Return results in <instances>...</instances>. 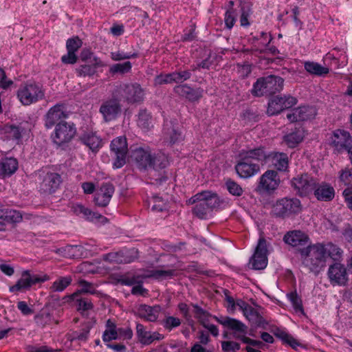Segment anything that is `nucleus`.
Here are the masks:
<instances>
[{"label":"nucleus","mask_w":352,"mask_h":352,"mask_svg":"<svg viewBox=\"0 0 352 352\" xmlns=\"http://www.w3.org/2000/svg\"><path fill=\"white\" fill-rule=\"evenodd\" d=\"M302 263L309 272L318 274L326 266L328 258L338 261L342 250L332 243H316L300 250Z\"/></svg>","instance_id":"nucleus-1"},{"label":"nucleus","mask_w":352,"mask_h":352,"mask_svg":"<svg viewBox=\"0 0 352 352\" xmlns=\"http://www.w3.org/2000/svg\"><path fill=\"white\" fill-rule=\"evenodd\" d=\"M302 210L301 201L296 197H283L276 200L271 210V215L275 218L285 219L293 218Z\"/></svg>","instance_id":"nucleus-2"},{"label":"nucleus","mask_w":352,"mask_h":352,"mask_svg":"<svg viewBox=\"0 0 352 352\" xmlns=\"http://www.w3.org/2000/svg\"><path fill=\"white\" fill-rule=\"evenodd\" d=\"M283 84L284 79L278 76L269 75L261 77L254 83L252 94L257 97L273 95L283 89Z\"/></svg>","instance_id":"nucleus-3"},{"label":"nucleus","mask_w":352,"mask_h":352,"mask_svg":"<svg viewBox=\"0 0 352 352\" xmlns=\"http://www.w3.org/2000/svg\"><path fill=\"white\" fill-rule=\"evenodd\" d=\"M150 164L148 169L151 179L158 185L166 182L168 176L165 168L169 164L168 157L164 153H158L151 155Z\"/></svg>","instance_id":"nucleus-4"},{"label":"nucleus","mask_w":352,"mask_h":352,"mask_svg":"<svg viewBox=\"0 0 352 352\" xmlns=\"http://www.w3.org/2000/svg\"><path fill=\"white\" fill-rule=\"evenodd\" d=\"M17 98L23 105H30L42 100L45 94L41 87L35 82L21 85L16 92Z\"/></svg>","instance_id":"nucleus-5"},{"label":"nucleus","mask_w":352,"mask_h":352,"mask_svg":"<svg viewBox=\"0 0 352 352\" xmlns=\"http://www.w3.org/2000/svg\"><path fill=\"white\" fill-rule=\"evenodd\" d=\"M113 94L131 104L140 103L144 98V89L138 83L120 84L116 87Z\"/></svg>","instance_id":"nucleus-6"},{"label":"nucleus","mask_w":352,"mask_h":352,"mask_svg":"<svg viewBox=\"0 0 352 352\" xmlns=\"http://www.w3.org/2000/svg\"><path fill=\"white\" fill-rule=\"evenodd\" d=\"M316 179L308 173H302L293 177L290 181L291 187L295 194L300 197L312 194L316 188Z\"/></svg>","instance_id":"nucleus-7"},{"label":"nucleus","mask_w":352,"mask_h":352,"mask_svg":"<svg viewBox=\"0 0 352 352\" xmlns=\"http://www.w3.org/2000/svg\"><path fill=\"white\" fill-rule=\"evenodd\" d=\"M76 134V128L74 123L60 121L56 125L51 138L54 144L61 146L71 142Z\"/></svg>","instance_id":"nucleus-8"},{"label":"nucleus","mask_w":352,"mask_h":352,"mask_svg":"<svg viewBox=\"0 0 352 352\" xmlns=\"http://www.w3.org/2000/svg\"><path fill=\"white\" fill-rule=\"evenodd\" d=\"M267 246L268 245L266 239L263 236L260 237L255 248L254 254L249 261V265H251V269L261 270L267 267L268 261L267 256L269 254Z\"/></svg>","instance_id":"nucleus-9"},{"label":"nucleus","mask_w":352,"mask_h":352,"mask_svg":"<svg viewBox=\"0 0 352 352\" xmlns=\"http://www.w3.org/2000/svg\"><path fill=\"white\" fill-rule=\"evenodd\" d=\"M105 122L115 120L122 112L120 99L113 94V97L104 100L99 109Z\"/></svg>","instance_id":"nucleus-10"},{"label":"nucleus","mask_w":352,"mask_h":352,"mask_svg":"<svg viewBox=\"0 0 352 352\" xmlns=\"http://www.w3.org/2000/svg\"><path fill=\"white\" fill-rule=\"evenodd\" d=\"M297 101L295 97L290 95L274 96L269 100L267 113L270 116L277 115L283 110L289 109L296 104Z\"/></svg>","instance_id":"nucleus-11"},{"label":"nucleus","mask_w":352,"mask_h":352,"mask_svg":"<svg viewBox=\"0 0 352 352\" xmlns=\"http://www.w3.org/2000/svg\"><path fill=\"white\" fill-rule=\"evenodd\" d=\"M280 184V178L276 171L267 170L261 177L255 191L259 194L271 193L274 191Z\"/></svg>","instance_id":"nucleus-12"},{"label":"nucleus","mask_w":352,"mask_h":352,"mask_svg":"<svg viewBox=\"0 0 352 352\" xmlns=\"http://www.w3.org/2000/svg\"><path fill=\"white\" fill-rule=\"evenodd\" d=\"M110 147L116 157L113 167L116 168L122 167L126 164V157L129 152L126 138L120 136L113 139L111 142Z\"/></svg>","instance_id":"nucleus-13"},{"label":"nucleus","mask_w":352,"mask_h":352,"mask_svg":"<svg viewBox=\"0 0 352 352\" xmlns=\"http://www.w3.org/2000/svg\"><path fill=\"white\" fill-rule=\"evenodd\" d=\"M47 275L40 276L37 274H31L29 270H25L22 272L21 278L18 280L16 283L10 287V292H19L23 289H29L32 285L39 283H43L48 280Z\"/></svg>","instance_id":"nucleus-14"},{"label":"nucleus","mask_w":352,"mask_h":352,"mask_svg":"<svg viewBox=\"0 0 352 352\" xmlns=\"http://www.w3.org/2000/svg\"><path fill=\"white\" fill-rule=\"evenodd\" d=\"M151 155L149 151L142 147L137 146L130 147L129 157L140 170H148Z\"/></svg>","instance_id":"nucleus-15"},{"label":"nucleus","mask_w":352,"mask_h":352,"mask_svg":"<svg viewBox=\"0 0 352 352\" xmlns=\"http://www.w3.org/2000/svg\"><path fill=\"white\" fill-rule=\"evenodd\" d=\"M138 257V249L133 248L103 255V260L109 263H130Z\"/></svg>","instance_id":"nucleus-16"},{"label":"nucleus","mask_w":352,"mask_h":352,"mask_svg":"<svg viewBox=\"0 0 352 352\" xmlns=\"http://www.w3.org/2000/svg\"><path fill=\"white\" fill-rule=\"evenodd\" d=\"M162 135L164 141L173 145L183 140V136L178 124L173 120H165L163 126Z\"/></svg>","instance_id":"nucleus-17"},{"label":"nucleus","mask_w":352,"mask_h":352,"mask_svg":"<svg viewBox=\"0 0 352 352\" xmlns=\"http://www.w3.org/2000/svg\"><path fill=\"white\" fill-rule=\"evenodd\" d=\"M327 274L333 285H345L348 281L346 267L340 263L335 262L331 264Z\"/></svg>","instance_id":"nucleus-18"},{"label":"nucleus","mask_w":352,"mask_h":352,"mask_svg":"<svg viewBox=\"0 0 352 352\" xmlns=\"http://www.w3.org/2000/svg\"><path fill=\"white\" fill-rule=\"evenodd\" d=\"M239 160L235 165V170L238 175L244 179L250 178L260 170L258 163L250 162L243 157H239Z\"/></svg>","instance_id":"nucleus-19"},{"label":"nucleus","mask_w":352,"mask_h":352,"mask_svg":"<svg viewBox=\"0 0 352 352\" xmlns=\"http://www.w3.org/2000/svg\"><path fill=\"white\" fill-rule=\"evenodd\" d=\"M283 241L287 244L298 248V251L299 252L300 249L305 248L308 245H311V244H309V236L300 230L288 232L284 236Z\"/></svg>","instance_id":"nucleus-20"},{"label":"nucleus","mask_w":352,"mask_h":352,"mask_svg":"<svg viewBox=\"0 0 352 352\" xmlns=\"http://www.w3.org/2000/svg\"><path fill=\"white\" fill-rule=\"evenodd\" d=\"M332 145L338 152L352 148V136L344 130L338 129L333 133Z\"/></svg>","instance_id":"nucleus-21"},{"label":"nucleus","mask_w":352,"mask_h":352,"mask_svg":"<svg viewBox=\"0 0 352 352\" xmlns=\"http://www.w3.org/2000/svg\"><path fill=\"white\" fill-rule=\"evenodd\" d=\"M64 106L62 104H57L51 107L45 115V126L47 129H51L60 121L63 118L67 117V114L63 110Z\"/></svg>","instance_id":"nucleus-22"},{"label":"nucleus","mask_w":352,"mask_h":352,"mask_svg":"<svg viewBox=\"0 0 352 352\" xmlns=\"http://www.w3.org/2000/svg\"><path fill=\"white\" fill-rule=\"evenodd\" d=\"M317 200L320 201H331L335 197V190L329 183L322 182L321 183L316 181V188L313 192Z\"/></svg>","instance_id":"nucleus-23"},{"label":"nucleus","mask_w":352,"mask_h":352,"mask_svg":"<svg viewBox=\"0 0 352 352\" xmlns=\"http://www.w3.org/2000/svg\"><path fill=\"white\" fill-rule=\"evenodd\" d=\"M114 190V186L110 182L102 184L94 197L96 205L100 207L107 206L110 201Z\"/></svg>","instance_id":"nucleus-24"},{"label":"nucleus","mask_w":352,"mask_h":352,"mask_svg":"<svg viewBox=\"0 0 352 352\" xmlns=\"http://www.w3.org/2000/svg\"><path fill=\"white\" fill-rule=\"evenodd\" d=\"M61 182V177L58 173H47L41 183L40 189L45 193L52 194L59 188Z\"/></svg>","instance_id":"nucleus-25"},{"label":"nucleus","mask_w":352,"mask_h":352,"mask_svg":"<svg viewBox=\"0 0 352 352\" xmlns=\"http://www.w3.org/2000/svg\"><path fill=\"white\" fill-rule=\"evenodd\" d=\"M174 91L191 102L199 100L203 95V89L201 88L193 89L186 84L175 86Z\"/></svg>","instance_id":"nucleus-26"},{"label":"nucleus","mask_w":352,"mask_h":352,"mask_svg":"<svg viewBox=\"0 0 352 352\" xmlns=\"http://www.w3.org/2000/svg\"><path fill=\"white\" fill-rule=\"evenodd\" d=\"M213 318L223 327L234 331L235 333L239 332L244 334L247 333L248 327L239 320L228 316L217 317L216 316H214Z\"/></svg>","instance_id":"nucleus-27"},{"label":"nucleus","mask_w":352,"mask_h":352,"mask_svg":"<svg viewBox=\"0 0 352 352\" xmlns=\"http://www.w3.org/2000/svg\"><path fill=\"white\" fill-rule=\"evenodd\" d=\"M271 157L265 151V148L260 146L252 149L242 150L239 154V157H243L250 162H260Z\"/></svg>","instance_id":"nucleus-28"},{"label":"nucleus","mask_w":352,"mask_h":352,"mask_svg":"<svg viewBox=\"0 0 352 352\" xmlns=\"http://www.w3.org/2000/svg\"><path fill=\"white\" fill-rule=\"evenodd\" d=\"M160 305L149 306L145 304L140 305L137 310V315L140 318H144L147 321L155 322L158 318L161 311Z\"/></svg>","instance_id":"nucleus-29"},{"label":"nucleus","mask_w":352,"mask_h":352,"mask_svg":"<svg viewBox=\"0 0 352 352\" xmlns=\"http://www.w3.org/2000/svg\"><path fill=\"white\" fill-rule=\"evenodd\" d=\"M1 131L7 139L17 142L21 140L22 134L25 132V129L21 124L18 125L6 124Z\"/></svg>","instance_id":"nucleus-30"},{"label":"nucleus","mask_w":352,"mask_h":352,"mask_svg":"<svg viewBox=\"0 0 352 352\" xmlns=\"http://www.w3.org/2000/svg\"><path fill=\"white\" fill-rule=\"evenodd\" d=\"M18 169V161L14 157L3 159L0 162V178L12 175Z\"/></svg>","instance_id":"nucleus-31"},{"label":"nucleus","mask_w":352,"mask_h":352,"mask_svg":"<svg viewBox=\"0 0 352 352\" xmlns=\"http://www.w3.org/2000/svg\"><path fill=\"white\" fill-rule=\"evenodd\" d=\"M102 66V61L98 58H94L91 63H84L76 69L79 76H91L96 72L98 67Z\"/></svg>","instance_id":"nucleus-32"},{"label":"nucleus","mask_w":352,"mask_h":352,"mask_svg":"<svg viewBox=\"0 0 352 352\" xmlns=\"http://www.w3.org/2000/svg\"><path fill=\"white\" fill-rule=\"evenodd\" d=\"M79 140L93 152L97 151L102 146L101 138L93 132L84 133L79 137Z\"/></svg>","instance_id":"nucleus-33"},{"label":"nucleus","mask_w":352,"mask_h":352,"mask_svg":"<svg viewBox=\"0 0 352 352\" xmlns=\"http://www.w3.org/2000/svg\"><path fill=\"white\" fill-rule=\"evenodd\" d=\"M304 138V131L301 127L296 128L294 131L283 136V140L289 148L296 147Z\"/></svg>","instance_id":"nucleus-34"},{"label":"nucleus","mask_w":352,"mask_h":352,"mask_svg":"<svg viewBox=\"0 0 352 352\" xmlns=\"http://www.w3.org/2000/svg\"><path fill=\"white\" fill-rule=\"evenodd\" d=\"M252 325L255 327L266 329L267 322L260 315V314L252 307L244 314Z\"/></svg>","instance_id":"nucleus-35"},{"label":"nucleus","mask_w":352,"mask_h":352,"mask_svg":"<svg viewBox=\"0 0 352 352\" xmlns=\"http://www.w3.org/2000/svg\"><path fill=\"white\" fill-rule=\"evenodd\" d=\"M74 212L76 214H82L85 218L91 221H98L101 219L102 222L107 221V218L102 215L94 212L87 208H85L81 204H77L74 207Z\"/></svg>","instance_id":"nucleus-36"},{"label":"nucleus","mask_w":352,"mask_h":352,"mask_svg":"<svg viewBox=\"0 0 352 352\" xmlns=\"http://www.w3.org/2000/svg\"><path fill=\"white\" fill-rule=\"evenodd\" d=\"M274 336L280 339L283 343L289 345L292 349L296 350L297 347L300 346L301 344L296 340L293 336L288 334L284 331L277 329L274 333Z\"/></svg>","instance_id":"nucleus-37"},{"label":"nucleus","mask_w":352,"mask_h":352,"mask_svg":"<svg viewBox=\"0 0 352 352\" xmlns=\"http://www.w3.org/2000/svg\"><path fill=\"white\" fill-rule=\"evenodd\" d=\"M204 202L208 209L213 210L219 208L223 201L220 199L216 192L208 190Z\"/></svg>","instance_id":"nucleus-38"},{"label":"nucleus","mask_w":352,"mask_h":352,"mask_svg":"<svg viewBox=\"0 0 352 352\" xmlns=\"http://www.w3.org/2000/svg\"><path fill=\"white\" fill-rule=\"evenodd\" d=\"M305 69L307 72L320 76L327 74L329 72V68L314 62H306Z\"/></svg>","instance_id":"nucleus-39"},{"label":"nucleus","mask_w":352,"mask_h":352,"mask_svg":"<svg viewBox=\"0 0 352 352\" xmlns=\"http://www.w3.org/2000/svg\"><path fill=\"white\" fill-rule=\"evenodd\" d=\"M274 167L280 170L285 171L288 168V157L286 153H276L272 157Z\"/></svg>","instance_id":"nucleus-40"},{"label":"nucleus","mask_w":352,"mask_h":352,"mask_svg":"<svg viewBox=\"0 0 352 352\" xmlns=\"http://www.w3.org/2000/svg\"><path fill=\"white\" fill-rule=\"evenodd\" d=\"M152 116L146 109H140L138 113V125L143 129L148 130L152 126Z\"/></svg>","instance_id":"nucleus-41"},{"label":"nucleus","mask_w":352,"mask_h":352,"mask_svg":"<svg viewBox=\"0 0 352 352\" xmlns=\"http://www.w3.org/2000/svg\"><path fill=\"white\" fill-rule=\"evenodd\" d=\"M298 116V120L305 121L314 118L316 115V109L311 106H302L296 108Z\"/></svg>","instance_id":"nucleus-42"},{"label":"nucleus","mask_w":352,"mask_h":352,"mask_svg":"<svg viewBox=\"0 0 352 352\" xmlns=\"http://www.w3.org/2000/svg\"><path fill=\"white\" fill-rule=\"evenodd\" d=\"M79 285L81 289L73 293L70 296L71 299H75L76 297H79L81 294H95L96 293V290L93 284L85 280H80Z\"/></svg>","instance_id":"nucleus-43"},{"label":"nucleus","mask_w":352,"mask_h":352,"mask_svg":"<svg viewBox=\"0 0 352 352\" xmlns=\"http://www.w3.org/2000/svg\"><path fill=\"white\" fill-rule=\"evenodd\" d=\"M190 305L194 308L193 313L195 318H196L199 322L201 324H204V322H208L209 317H212L211 314L208 311L202 309L197 304L191 303Z\"/></svg>","instance_id":"nucleus-44"},{"label":"nucleus","mask_w":352,"mask_h":352,"mask_svg":"<svg viewBox=\"0 0 352 352\" xmlns=\"http://www.w3.org/2000/svg\"><path fill=\"white\" fill-rule=\"evenodd\" d=\"M136 331L138 340L143 345L151 344V331H147L144 329L143 324L138 323L136 325Z\"/></svg>","instance_id":"nucleus-45"},{"label":"nucleus","mask_w":352,"mask_h":352,"mask_svg":"<svg viewBox=\"0 0 352 352\" xmlns=\"http://www.w3.org/2000/svg\"><path fill=\"white\" fill-rule=\"evenodd\" d=\"M131 63L130 61H126L123 63H117L112 65L109 68V72L111 74H124L129 73L131 70Z\"/></svg>","instance_id":"nucleus-46"},{"label":"nucleus","mask_w":352,"mask_h":352,"mask_svg":"<svg viewBox=\"0 0 352 352\" xmlns=\"http://www.w3.org/2000/svg\"><path fill=\"white\" fill-rule=\"evenodd\" d=\"M225 185L228 191L233 196L240 197L243 193L241 186L230 178L226 179Z\"/></svg>","instance_id":"nucleus-47"},{"label":"nucleus","mask_w":352,"mask_h":352,"mask_svg":"<svg viewBox=\"0 0 352 352\" xmlns=\"http://www.w3.org/2000/svg\"><path fill=\"white\" fill-rule=\"evenodd\" d=\"M288 299L292 304L293 308L296 312L304 313L302 300L296 291L287 294Z\"/></svg>","instance_id":"nucleus-48"},{"label":"nucleus","mask_w":352,"mask_h":352,"mask_svg":"<svg viewBox=\"0 0 352 352\" xmlns=\"http://www.w3.org/2000/svg\"><path fill=\"white\" fill-rule=\"evenodd\" d=\"M71 276L60 277L57 280L54 282L51 289L54 292H63L67 286L72 283Z\"/></svg>","instance_id":"nucleus-49"},{"label":"nucleus","mask_w":352,"mask_h":352,"mask_svg":"<svg viewBox=\"0 0 352 352\" xmlns=\"http://www.w3.org/2000/svg\"><path fill=\"white\" fill-rule=\"evenodd\" d=\"M164 328L168 331L173 329L176 328L181 324V320L179 318L174 316H166L160 322Z\"/></svg>","instance_id":"nucleus-50"},{"label":"nucleus","mask_w":352,"mask_h":352,"mask_svg":"<svg viewBox=\"0 0 352 352\" xmlns=\"http://www.w3.org/2000/svg\"><path fill=\"white\" fill-rule=\"evenodd\" d=\"M151 201L153 202L151 210L153 212H162L166 209V201L157 195L152 196Z\"/></svg>","instance_id":"nucleus-51"},{"label":"nucleus","mask_w":352,"mask_h":352,"mask_svg":"<svg viewBox=\"0 0 352 352\" xmlns=\"http://www.w3.org/2000/svg\"><path fill=\"white\" fill-rule=\"evenodd\" d=\"M176 274L175 270H155L151 271L148 277H153L156 279H164L166 278H171Z\"/></svg>","instance_id":"nucleus-52"},{"label":"nucleus","mask_w":352,"mask_h":352,"mask_svg":"<svg viewBox=\"0 0 352 352\" xmlns=\"http://www.w3.org/2000/svg\"><path fill=\"white\" fill-rule=\"evenodd\" d=\"M52 320V316L47 311H41L34 316V320L36 324L41 327H44L49 324Z\"/></svg>","instance_id":"nucleus-53"},{"label":"nucleus","mask_w":352,"mask_h":352,"mask_svg":"<svg viewBox=\"0 0 352 352\" xmlns=\"http://www.w3.org/2000/svg\"><path fill=\"white\" fill-rule=\"evenodd\" d=\"M22 214L20 212L6 208L4 221L8 223H19L22 220Z\"/></svg>","instance_id":"nucleus-54"},{"label":"nucleus","mask_w":352,"mask_h":352,"mask_svg":"<svg viewBox=\"0 0 352 352\" xmlns=\"http://www.w3.org/2000/svg\"><path fill=\"white\" fill-rule=\"evenodd\" d=\"M208 208L204 201L197 203L192 208V213L199 219H206Z\"/></svg>","instance_id":"nucleus-55"},{"label":"nucleus","mask_w":352,"mask_h":352,"mask_svg":"<svg viewBox=\"0 0 352 352\" xmlns=\"http://www.w3.org/2000/svg\"><path fill=\"white\" fill-rule=\"evenodd\" d=\"M174 82L173 72L168 74H160L154 78V85L155 86L164 84H170Z\"/></svg>","instance_id":"nucleus-56"},{"label":"nucleus","mask_w":352,"mask_h":352,"mask_svg":"<svg viewBox=\"0 0 352 352\" xmlns=\"http://www.w3.org/2000/svg\"><path fill=\"white\" fill-rule=\"evenodd\" d=\"M72 300L77 302V309L78 311H81L82 314H83L84 311L92 309L94 307L92 302L88 298L76 297Z\"/></svg>","instance_id":"nucleus-57"},{"label":"nucleus","mask_w":352,"mask_h":352,"mask_svg":"<svg viewBox=\"0 0 352 352\" xmlns=\"http://www.w3.org/2000/svg\"><path fill=\"white\" fill-rule=\"evenodd\" d=\"M174 82L182 83L190 78L192 74L190 70H182L173 72Z\"/></svg>","instance_id":"nucleus-58"},{"label":"nucleus","mask_w":352,"mask_h":352,"mask_svg":"<svg viewBox=\"0 0 352 352\" xmlns=\"http://www.w3.org/2000/svg\"><path fill=\"white\" fill-rule=\"evenodd\" d=\"M82 41L78 36H74L67 39L66 43V48L67 51L76 53L81 47Z\"/></svg>","instance_id":"nucleus-59"},{"label":"nucleus","mask_w":352,"mask_h":352,"mask_svg":"<svg viewBox=\"0 0 352 352\" xmlns=\"http://www.w3.org/2000/svg\"><path fill=\"white\" fill-rule=\"evenodd\" d=\"M118 283L122 285L131 286L136 283H142V281L139 276H129L127 275H122L118 280Z\"/></svg>","instance_id":"nucleus-60"},{"label":"nucleus","mask_w":352,"mask_h":352,"mask_svg":"<svg viewBox=\"0 0 352 352\" xmlns=\"http://www.w3.org/2000/svg\"><path fill=\"white\" fill-rule=\"evenodd\" d=\"M138 53H124L123 52H111V58L114 61H120L125 59H130L132 58H137Z\"/></svg>","instance_id":"nucleus-61"},{"label":"nucleus","mask_w":352,"mask_h":352,"mask_svg":"<svg viewBox=\"0 0 352 352\" xmlns=\"http://www.w3.org/2000/svg\"><path fill=\"white\" fill-rule=\"evenodd\" d=\"M340 181L344 185H349L352 182V169L346 167L340 171L339 175Z\"/></svg>","instance_id":"nucleus-62"},{"label":"nucleus","mask_w":352,"mask_h":352,"mask_svg":"<svg viewBox=\"0 0 352 352\" xmlns=\"http://www.w3.org/2000/svg\"><path fill=\"white\" fill-rule=\"evenodd\" d=\"M221 348L223 352H235L240 349V344L233 341H222Z\"/></svg>","instance_id":"nucleus-63"},{"label":"nucleus","mask_w":352,"mask_h":352,"mask_svg":"<svg viewBox=\"0 0 352 352\" xmlns=\"http://www.w3.org/2000/svg\"><path fill=\"white\" fill-rule=\"evenodd\" d=\"M234 13V10L228 9L225 14V25L229 30L233 27L236 21Z\"/></svg>","instance_id":"nucleus-64"}]
</instances>
